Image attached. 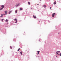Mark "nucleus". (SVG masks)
<instances>
[{
  "label": "nucleus",
  "instance_id": "nucleus-1",
  "mask_svg": "<svg viewBox=\"0 0 61 61\" xmlns=\"http://www.w3.org/2000/svg\"><path fill=\"white\" fill-rule=\"evenodd\" d=\"M1 7L2 8H1L0 9V11L2 10H3V8H4V5H1Z\"/></svg>",
  "mask_w": 61,
  "mask_h": 61
},
{
  "label": "nucleus",
  "instance_id": "nucleus-20",
  "mask_svg": "<svg viewBox=\"0 0 61 61\" xmlns=\"http://www.w3.org/2000/svg\"><path fill=\"white\" fill-rule=\"evenodd\" d=\"M20 54L21 55H22V52L21 51L20 52Z\"/></svg>",
  "mask_w": 61,
  "mask_h": 61
},
{
  "label": "nucleus",
  "instance_id": "nucleus-21",
  "mask_svg": "<svg viewBox=\"0 0 61 61\" xmlns=\"http://www.w3.org/2000/svg\"><path fill=\"white\" fill-rule=\"evenodd\" d=\"M43 7H46V5H44Z\"/></svg>",
  "mask_w": 61,
  "mask_h": 61
},
{
  "label": "nucleus",
  "instance_id": "nucleus-31",
  "mask_svg": "<svg viewBox=\"0 0 61 61\" xmlns=\"http://www.w3.org/2000/svg\"><path fill=\"white\" fill-rule=\"evenodd\" d=\"M40 21H39V22H40Z\"/></svg>",
  "mask_w": 61,
  "mask_h": 61
},
{
  "label": "nucleus",
  "instance_id": "nucleus-25",
  "mask_svg": "<svg viewBox=\"0 0 61 61\" xmlns=\"http://www.w3.org/2000/svg\"><path fill=\"white\" fill-rule=\"evenodd\" d=\"M39 40V41H41V40Z\"/></svg>",
  "mask_w": 61,
  "mask_h": 61
},
{
  "label": "nucleus",
  "instance_id": "nucleus-8",
  "mask_svg": "<svg viewBox=\"0 0 61 61\" xmlns=\"http://www.w3.org/2000/svg\"><path fill=\"white\" fill-rule=\"evenodd\" d=\"M11 12H12V11H10L9 12V14H11Z\"/></svg>",
  "mask_w": 61,
  "mask_h": 61
},
{
  "label": "nucleus",
  "instance_id": "nucleus-28",
  "mask_svg": "<svg viewBox=\"0 0 61 61\" xmlns=\"http://www.w3.org/2000/svg\"><path fill=\"white\" fill-rule=\"evenodd\" d=\"M40 1H41V0H40Z\"/></svg>",
  "mask_w": 61,
  "mask_h": 61
},
{
  "label": "nucleus",
  "instance_id": "nucleus-5",
  "mask_svg": "<svg viewBox=\"0 0 61 61\" xmlns=\"http://www.w3.org/2000/svg\"><path fill=\"white\" fill-rule=\"evenodd\" d=\"M33 17L34 18H36V15H33Z\"/></svg>",
  "mask_w": 61,
  "mask_h": 61
},
{
  "label": "nucleus",
  "instance_id": "nucleus-9",
  "mask_svg": "<svg viewBox=\"0 0 61 61\" xmlns=\"http://www.w3.org/2000/svg\"><path fill=\"white\" fill-rule=\"evenodd\" d=\"M8 20L6 19V20H5V21L6 22H8Z\"/></svg>",
  "mask_w": 61,
  "mask_h": 61
},
{
  "label": "nucleus",
  "instance_id": "nucleus-30",
  "mask_svg": "<svg viewBox=\"0 0 61 61\" xmlns=\"http://www.w3.org/2000/svg\"><path fill=\"white\" fill-rule=\"evenodd\" d=\"M32 9V8H31V9Z\"/></svg>",
  "mask_w": 61,
  "mask_h": 61
},
{
  "label": "nucleus",
  "instance_id": "nucleus-17",
  "mask_svg": "<svg viewBox=\"0 0 61 61\" xmlns=\"http://www.w3.org/2000/svg\"><path fill=\"white\" fill-rule=\"evenodd\" d=\"M57 52H58V53H60V51H57Z\"/></svg>",
  "mask_w": 61,
  "mask_h": 61
},
{
  "label": "nucleus",
  "instance_id": "nucleus-7",
  "mask_svg": "<svg viewBox=\"0 0 61 61\" xmlns=\"http://www.w3.org/2000/svg\"><path fill=\"white\" fill-rule=\"evenodd\" d=\"M38 53H37V55H38L39 54V52H40V51H37Z\"/></svg>",
  "mask_w": 61,
  "mask_h": 61
},
{
  "label": "nucleus",
  "instance_id": "nucleus-12",
  "mask_svg": "<svg viewBox=\"0 0 61 61\" xmlns=\"http://www.w3.org/2000/svg\"><path fill=\"white\" fill-rule=\"evenodd\" d=\"M5 14H7V11H6L5 12Z\"/></svg>",
  "mask_w": 61,
  "mask_h": 61
},
{
  "label": "nucleus",
  "instance_id": "nucleus-4",
  "mask_svg": "<svg viewBox=\"0 0 61 61\" xmlns=\"http://www.w3.org/2000/svg\"><path fill=\"white\" fill-rule=\"evenodd\" d=\"M55 15H56V13H54L52 15V17H54V16Z\"/></svg>",
  "mask_w": 61,
  "mask_h": 61
},
{
  "label": "nucleus",
  "instance_id": "nucleus-3",
  "mask_svg": "<svg viewBox=\"0 0 61 61\" xmlns=\"http://www.w3.org/2000/svg\"><path fill=\"white\" fill-rule=\"evenodd\" d=\"M14 21H15V23H17V19H14Z\"/></svg>",
  "mask_w": 61,
  "mask_h": 61
},
{
  "label": "nucleus",
  "instance_id": "nucleus-11",
  "mask_svg": "<svg viewBox=\"0 0 61 61\" xmlns=\"http://www.w3.org/2000/svg\"><path fill=\"white\" fill-rule=\"evenodd\" d=\"M13 41H14V42H15L16 41L15 40V39H14L13 40Z\"/></svg>",
  "mask_w": 61,
  "mask_h": 61
},
{
  "label": "nucleus",
  "instance_id": "nucleus-16",
  "mask_svg": "<svg viewBox=\"0 0 61 61\" xmlns=\"http://www.w3.org/2000/svg\"><path fill=\"white\" fill-rule=\"evenodd\" d=\"M56 1L54 3V5H56Z\"/></svg>",
  "mask_w": 61,
  "mask_h": 61
},
{
  "label": "nucleus",
  "instance_id": "nucleus-29",
  "mask_svg": "<svg viewBox=\"0 0 61 61\" xmlns=\"http://www.w3.org/2000/svg\"><path fill=\"white\" fill-rule=\"evenodd\" d=\"M56 57H57V56H56Z\"/></svg>",
  "mask_w": 61,
  "mask_h": 61
},
{
  "label": "nucleus",
  "instance_id": "nucleus-2",
  "mask_svg": "<svg viewBox=\"0 0 61 61\" xmlns=\"http://www.w3.org/2000/svg\"><path fill=\"white\" fill-rule=\"evenodd\" d=\"M19 5H20V3H19L17 4H16L15 5V6L16 7L18 6H19Z\"/></svg>",
  "mask_w": 61,
  "mask_h": 61
},
{
  "label": "nucleus",
  "instance_id": "nucleus-18",
  "mask_svg": "<svg viewBox=\"0 0 61 61\" xmlns=\"http://www.w3.org/2000/svg\"><path fill=\"white\" fill-rule=\"evenodd\" d=\"M56 53L57 54V55H59V54H58V53L57 52V51L56 52Z\"/></svg>",
  "mask_w": 61,
  "mask_h": 61
},
{
  "label": "nucleus",
  "instance_id": "nucleus-14",
  "mask_svg": "<svg viewBox=\"0 0 61 61\" xmlns=\"http://www.w3.org/2000/svg\"><path fill=\"white\" fill-rule=\"evenodd\" d=\"M28 5H30L31 4V3H30V2H28Z\"/></svg>",
  "mask_w": 61,
  "mask_h": 61
},
{
  "label": "nucleus",
  "instance_id": "nucleus-13",
  "mask_svg": "<svg viewBox=\"0 0 61 61\" xmlns=\"http://www.w3.org/2000/svg\"><path fill=\"white\" fill-rule=\"evenodd\" d=\"M21 49V48H19L17 50L18 51L20 50Z\"/></svg>",
  "mask_w": 61,
  "mask_h": 61
},
{
  "label": "nucleus",
  "instance_id": "nucleus-27",
  "mask_svg": "<svg viewBox=\"0 0 61 61\" xmlns=\"http://www.w3.org/2000/svg\"><path fill=\"white\" fill-rule=\"evenodd\" d=\"M51 7H50V9H51Z\"/></svg>",
  "mask_w": 61,
  "mask_h": 61
},
{
  "label": "nucleus",
  "instance_id": "nucleus-19",
  "mask_svg": "<svg viewBox=\"0 0 61 61\" xmlns=\"http://www.w3.org/2000/svg\"><path fill=\"white\" fill-rule=\"evenodd\" d=\"M1 16L0 17H3V14H1Z\"/></svg>",
  "mask_w": 61,
  "mask_h": 61
},
{
  "label": "nucleus",
  "instance_id": "nucleus-24",
  "mask_svg": "<svg viewBox=\"0 0 61 61\" xmlns=\"http://www.w3.org/2000/svg\"><path fill=\"white\" fill-rule=\"evenodd\" d=\"M59 55H60V56H61V53H60Z\"/></svg>",
  "mask_w": 61,
  "mask_h": 61
},
{
  "label": "nucleus",
  "instance_id": "nucleus-15",
  "mask_svg": "<svg viewBox=\"0 0 61 61\" xmlns=\"http://www.w3.org/2000/svg\"><path fill=\"white\" fill-rule=\"evenodd\" d=\"M15 13H17V10H16V11H15Z\"/></svg>",
  "mask_w": 61,
  "mask_h": 61
},
{
  "label": "nucleus",
  "instance_id": "nucleus-26",
  "mask_svg": "<svg viewBox=\"0 0 61 61\" xmlns=\"http://www.w3.org/2000/svg\"><path fill=\"white\" fill-rule=\"evenodd\" d=\"M5 15V14H3V15Z\"/></svg>",
  "mask_w": 61,
  "mask_h": 61
},
{
  "label": "nucleus",
  "instance_id": "nucleus-22",
  "mask_svg": "<svg viewBox=\"0 0 61 61\" xmlns=\"http://www.w3.org/2000/svg\"><path fill=\"white\" fill-rule=\"evenodd\" d=\"M10 48H11V49H12V46H10Z\"/></svg>",
  "mask_w": 61,
  "mask_h": 61
},
{
  "label": "nucleus",
  "instance_id": "nucleus-23",
  "mask_svg": "<svg viewBox=\"0 0 61 61\" xmlns=\"http://www.w3.org/2000/svg\"><path fill=\"white\" fill-rule=\"evenodd\" d=\"M39 5V4H37V5Z\"/></svg>",
  "mask_w": 61,
  "mask_h": 61
},
{
  "label": "nucleus",
  "instance_id": "nucleus-6",
  "mask_svg": "<svg viewBox=\"0 0 61 61\" xmlns=\"http://www.w3.org/2000/svg\"><path fill=\"white\" fill-rule=\"evenodd\" d=\"M20 10H23V8H20Z\"/></svg>",
  "mask_w": 61,
  "mask_h": 61
},
{
  "label": "nucleus",
  "instance_id": "nucleus-10",
  "mask_svg": "<svg viewBox=\"0 0 61 61\" xmlns=\"http://www.w3.org/2000/svg\"><path fill=\"white\" fill-rule=\"evenodd\" d=\"M3 20H4V21H5V20L4 19H2L1 20V21L2 22H3Z\"/></svg>",
  "mask_w": 61,
  "mask_h": 61
}]
</instances>
